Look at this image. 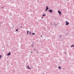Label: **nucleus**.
I'll return each mask as SVG.
<instances>
[{
  "label": "nucleus",
  "mask_w": 74,
  "mask_h": 74,
  "mask_svg": "<svg viewBox=\"0 0 74 74\" xmlns=\"http://www.w3.org/2000/svg\"><path fill=\"white\" fill-rule=\"evenodd\" d=\"M69 25V23H67V21H66V25Z\"/></svg>",
  "instance_id": "nucleus-1"
},
{
  "label": "nucleus",
  "mask_w": 74,
  "mask_h": 74,
  "mask_svg": "<svg viewBox=\"0 0 74 74\" xmlns=\"http://www.w3.org/2000/svg\"><path fill=\"white\" fill-rule=\"evenodd\" d=\"M58 12L60 15H61V14H62V13L59 11H58Z\"/></svg>",
  "instance_id": "nucleus-2"
},
{
  "label": "nucleus",
  "mask_w": 74,
  "mask_h": 74,
  "mask_svg": "<svg viewBox=\"0 0 74 74\" xmlns=\"http://www.w3.org/2000/svg\"><path fill=\"white\" fill-rule=\"evenodd\" d=\"M49 12H50L51 13L52 12V10H49Z\"/></svg>",
  "instance_id": "nucleus-3"
},
{
  "label": "nucleus",
  "mask_w": 74,
  "mask_h": 74,
  "mask_svg": "<svg viewBox=\"0 0 74 74\" xmlns=\"http://www.w3.org/2000/svg\"><path fill=\"white\" fill-rule=\"evenodd\" d=\"M46 8H47L46 9L45 11H47L48 9V6H47Z\"/></svg>",
  "instance_id": "nucleus-4"
},
{
  "label": "nucleus",
  "mask_w": 74,
  "mask_h": 74,
  "mask_svg": "<svg viewBox=\"0 0 74 74\" xmlns=\"http://www.w3.org/2000/svg\"><path fill=\"white\" fill-rule=\"evenodd\" d=\"M32 34V32H29V35H31Z\"/></svg>",
  "instance_id": "nucleus-5"
},
{
  "label": "nucleus",
  "mask_w": 74,
  "mask_h": 74,
  "mask_svg": "<svg viewBox=\"0 0 74 74\" xmlns=\"http://www.w3.org/2000/svg\"><path fill=\"white\" fill-rule=\"evenodd\" d=\"M27 67H28V69H29L30 70L31 69L30 68H29V66H28Z\"/></svg>",
  "instance_id": "nucleus-6"
},
{
  "label": "nucleus",
  "mask_w": 74,
  "mask_h": 74,
  "mask_svg": "<svg viewBox=\"0 0 74 74\" xmlns=\"http://www.w3.org/2000/svg\"><path fill=\"white\" fill-rule=\"evenodd\" d=\"M11 55V53H9L8 54H7V55Z\"/></svg>",
  "instance_id": "nucleus-7"
},
{
  "label": "nucleus",
  "mask_w": 74,
  "mask_h": 74,
  "mask_svg": "<svg viewBox=\"0 0 74 74\" xmlns=\"http://www.w3.org/2000/svg\"><path fill=\"white\" fill-rule=\"evenodd\" d=\"M46 15L45 14H43L42 15V16H45Z\"/></svg>",
  "instance_id": "nucleus-8"
},
{
  "label": "nucleus",
  "mask_w": 74,
  "mask_h": 74,
  "mask_svg": "<svg viewBox=\"0 0 74 74\" xmlns=\"http://www.w3.org/2000/svg\"><path fill=\"white\" fill-rule=\"evenodd\" d=\"M71 47H74V45H73V46H71Z\"/></svg>",
  "instance_id": "nucleus-9"
},
{
  "label": "nucleus",
  "mask_w": 74,
  "mask_h": 74,
  "mask_svg": "<svg viewBox=\"0 0 74 74\" xmlns=\"http://www.w3.org/2000/svg\"><path fill=\"white\" fill-rule=\"evenodd\" d=\"M58 68H59V69H61V68H60V66H59Z\"/></svg>",
  "instance_id": "nucleus-10"
},
{
  "label": "nucleus",
  "mask_w": 74,
  "mask_h": 74,
  "mask_svg": "<svg viewBox=\"0 0 74 74\" xmlns=\"http://www.w3.org/2000/svg\"><path fill=\"white\" fill-rule=\"evenodd\" d=\"M34 34H35V33H33L32 34V35H34Z\"/></svg>",
  "instance_id": "nucleus-11"
},
{
  "label": "nucleus",
  "mask_w": 74,
  "mask_h": 74,
  "mask_svg": "<svg viewBox=\"0 0 74 74\" xmlns=\"http://www.w3.org/2000/svg\"><path fill=\"white\" fill-rule=\"evenodd\" d=\"M1 55H0V59H1Z\"/></svg>",
  "instance_id": "nucleus-12"
},
{
  "label": "nucleus",
  "mask_w": 74,
  "mask_h": 74,
  "mask_svg": "<svg viewBox=\"0 0 74 74\" xmlns=\"http://www.w3.org/2000/svg\"><path fill=\"white\" fill-rule=\"evenodd\" d=\"M18 29H17L16 30V31H18Z\"/></svg>",
  "instance_id": "nucleus-13"
},
{
  "label": "nucleus",
  "mask_w": 74,
  "mask_h": 74,
  "mask_svg": "<svg viewBox=\"0 0 74 74\" xmlns=\"http://www.w3.org/2000/svg\"><path fill=\"white\" fill-rule=\"evenodd\" d=\"M27 34H29V33H28V32H27Z\"/></svg>",
  "instance_id": "nucleus-14"
},
{
  "label": "nucleus",
  "mask_w": 74,
  "mask_h": 74,
  "mask_svg": "<svg viewBox=\"0 0 74 74\" xmlns=\"http://www.w3.org/2000/svg\"><path fill=\"white\" fill-rule=\"evenodd\" d=\"M27 32H29V31H28V30H27Z\"/></svg>",
  "instance_id": "nucleus-15"
},
{
  "label": "nucleus",
  "mask_w": 74,
  "mask_h": 74,
  "mask_svg": "<svg viewBox=\"0 0 74 74\" xmlns=\"http://www.w3.org/2000/svg\"><path fill=\"white\" fill-rule=\"evenodd\" d=\"M60 37H61V35H60Z\"/></svg>",
  "instance_id": "nucleus-16"
},
{
  "label": "nucleus",
  "mask_w": 74,
  "mask_h": 74,
  "mask_svg": "<svg viewBox=\"0 0 74 74\" xmlns=\"http://www.w3.org/2000/svg\"><path fill=\"white\" fill-rule=\"evenodd\" d=\"M21 27L22 28V26H21Z\"/></svg>",
  "instance_id": "nucleus-17"
},
{
  "label": "nucleus",
  "mask_w": 74,
  "mask_h": 74,
  "mask_svg": "<svg viewBox=\"0 0 74 74\" xmlns=\"http://www.w3.org/2000/svg\"><path fill=\"white\" fill-rule=\"evenodd\" d=\"M43 18V17H41V18Z\"/></svg>",
  "instance_id": "nucleus-18"
},
{
  "label": "nucleus",
  "mask_w": 74,
  "mask_h": 74,
  "mask_svg": "<svg viewBox=\"0 0 74 74\" xmlns=\"http://www.w3.org/2000/svg\"><path fill=\"white\" fill-rule=\"evenodd\" d=\"M42 35L41 36V37H42Z\"/></svg>",
  "instance_id": "nucleus-19"
},
{
  "label": "nucleus",
  "mask_w": 74,
  "mask_h": 74,
  "mask_svg": "<svg viewBox=\"0 0 74 74\" xmlns=\"http://www.w3.org/2000/svg\"><path fill=\"white\" fill-rule=\"evenodd\" d=\"M31 53H32V51L31 52Z\"/></svg>",
  "instance_id": "nucleus-20"
},
{
  "label": "nucleus",
  "mask_w": 74,
  "mask_h": 74,
  "mask_svg": "<svg viewBox=\"0 0 74 74\" xmlns=\"http://www.w3.org/2000/svg\"><path fill=\"white\" fill-rule=\"evenodd\" d=\"M3 8V7H2V8Z\"/></svg>",
  "instance_id": "nucleus-21"
}]
</instances>
